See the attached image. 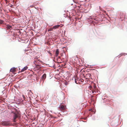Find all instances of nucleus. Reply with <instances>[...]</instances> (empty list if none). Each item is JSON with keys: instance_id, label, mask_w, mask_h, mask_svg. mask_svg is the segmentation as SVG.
I'll list each match as a JSON object with an SVG mask.
<instances>
[{"instance_id": "obj_1", "label": "nucleus", "mask_w": 127, "mask_h": 127, "mask_svg": "<svg viewBox=\"0 0 127 127\" xmlns=\"http://www.w3.org/2000/svg\"><path fill=\"white\" fill-rule=\"evenodd\" d=\"M11 113L13 114V122H16V119L18 117H20V113L16 111L15 109H12Z\"/></svg>"}, {"instance_id": "obj_2", "label": "nucleus", "mask_w": 127, "mask_h": 127, "mask_svg": "<svg viewBox=\"0 0 127 127\" xmlns=\"http://www.w3.org/2000/svg\"><path fill=\"white\" fill-rule=\"evenodd\" d=\"M2 125L4 126H10L11 124L7 122H4L2 123Z\"/></svg>"}, {"instance_id": "obj_3", "label": "nucleus", "mask_w": 127, "mask_h": 127, "mask_svg": "<svg viewBox=\"0 0 127 127\" xmlns=\"http://www.w3.org/2000/svg\"><path fill=\"white\" fill-rule=\"evenodd\" d=\"M28 68V67L27 66H25L21 70L20 72H23L24 71L26 70Z\"/></svg>"}, {"instance_id": "obj_4", "label": "nucleus", "mask_w": 127, "mask_h": 127, "mask_svg": "<svg viewBox=\"0 0 127 127\" xmlns=\"http://www.w3.org/2000/svg\"><path fill=\"white\" fill-rule=\"evenodd\" d=\"M46 77V74H44L42 76V79L43 80V81H44Z\"/></svg>"}, {"instance_id": "obj_5", "label": "nucleus", "mask_w": 127, "mask_h": 127, "mask_svg": "<svg viewBox=\"0 0 127 127\" xmlns=\"http://www.w3.org/2000/svg\"><path fill=\"white\" fill-rule=\"evenodd\" d=\"M16 70L15 68L13 67L10 69V71L12 72H14L16 71Z\"/></svg>"}, {"instance_id": "obj_6", "label": "nucleus", "mask_w": 127, "mask_h": 127, "mask_svg": "<svg viewBox=\"0 0 127 127\" xmlns=\"http://www.w3.org/2000/svg\"><path fill=\"white\" fill-rule=\"evenodd\" d=\"M59 50L58 49H57L56 51L55 52V55L56 56H57L59 54Z\"/></svg>"}, {"instance_id": "obj_7", "label": "nucleus", "mask_w": 127, "mask_h": 127, "mask_svg": "<svg viewBox=\"0 0 127 127\" xmlns=\"http://www.w3.org/2000/svg\"><path fill=\"white\" fill-rule=\"evenodd\" d=\"M60 25L55 26H54L53 28V29H55L59 28L60 27Z\"/></svg>"}, {"instance_id": "obj_8", "label": "nucleus", "mask_w": 127, "mask_h": 127, "mask_svg": "<svg viewBox=\"0 0 127 127\" xmlns=\"http://www.w3.org/2000/svg\"><path fill=\"white\" fill-rule=\"evenodd\" d=\"M60 109H61V110H64L65 109V107L64 105H62L61 106V108H60Z\"/></svg>"}, {"instance_id": "obj_9", "label": "nucleus", "mask_w": 127, "mask_h": 127, "mask_svg": "<svg viewBox=\"0 0 127 127\" xmlns=\"http://www.w3.org/2000/svg\"><path fill=\"white\" fill-rule=\"evenodd\" d=\"M12 28V27L10 25H8L7 26V28L8 29H10Z\"/></svg>"}, {"instance_id": "obj_10", "label": "nucleus", "mask_w": 127, "mask_h": 127, "mask_svg": "<svg viewBox=\"0 0 127 127\" xmlns=\"http://www.w3.org/2000/svg\"><path fill=\"white\" fill-rule=\"evenodd\" d=\"M53 29V28H51L50 29L48 30V31H52Z\"/></svg>"}, {"instance_id": "obj_11", "label": "nucleus", "mask_w": 127, "mask_h": 127, "mask_svg": "<svg viewBox=\"0 0 127 127\" xmlns=\"http://www.w3.org/2000/svg\"><path fill=\"white\" fill-rule=\"evenodd\" d=\"M38 68V69H39V68H40V66L39 65H37L36 66Z\"/></svg>"}, {"instance_id": "obj_12", "label": "nucleus", "mask_w": 127, "mask_h": 127, "mask_svg": "<svg viewBox=\"0 0 127 127\" xmlns=\"http://www.w3.org/2000/svg\"><path fill=\"white\" fill-rule=\"evenodd\" d=\"M3 23V21L2 20H0V24H2Z\"/></svg>"}, {"instance_id": "obj_13", "label": "nucleus", "mask_w": 127, "mask_h": 127, "mask_svg": "<svg viewBox=\"0 0 127 127\" xmlns=\"http://www.w3.org/2000/svg\"><path fill=\"white\" fill-rule=\"evenodd\" d=\"M22 96H23V98H24V100H25V99L26 98L24 96V95H23Z\"/></svg>"}, {"instance_id": "obj_14", "label": "nucleus", "mask_w": 127, "mask_h": 127, "mask_svg": "<svg viewBox=\"0 0 127 127\" xmlns=\"http://www.w3.org/2000/svg\"><path fill=\"white\" fill-rule=\"evenodd\" d=\"M5 1L6 4L7 3V2H8V0H5Z\"/></svg>"}, {"instance_id": "obj_15", "label": "nucleus", "mask_w": 127, "mask_h": 127, "mask_svg": "<svg viewBox=\"0 0 127 127\" xmlns=\"http://www.w3.org/2000/svg\"><path fill=\"white\" fill-rule=\"evenodd\" d=\"M96 86L95 85H94V89H95L96 88Z\"/></svg>"}, {"instance_id": "obj_16", "label": "nucleus", "mask_w": 127, "mask_h": 127, "mask_svg": "<svg viewBox=\"0 0 127 127\" xmlns=\"http://www.w3.org/2000/svg\"><path fill=\"white\" fill-rule=\"evenodd\" d=\"M29 92H31V93L32 92L31 90H29Z\"/></svg>"}, {"instance_id": "obj_17", "label": "nucleus", "mask_w": 127, "mask_h": 127, "mask_svg": "<svg viewBox=\"0 0 127 127\" xmlns=\"http://www.w3.org/2000/svg\"><path fill=\"white\" fill-rule=\"evenodd\" d=\"M88 75H89V76L91 75L90 74H89Z\"/></svg>"}, {"instance_id": "obj_18", "label": "nucleus", "mask_w": 127, "mask_h": 127, "mask_svg": "<svg viewBox=\"0 0 127 127\" xmlns=\"http://www.w3.org/2000/svg\"><path fill=\"white\" fill-rule=\"evenodd\" d=\"M92 88V86H91V87H90V88Z\"/></svg>"}, {"instance_id": "obj_19", "label": "nucleus", "mask_w": 127, "mask_h": 127, "mask_svg": "<svg viewBox=\"0 0 127 127\" xmlns=\"http://www.w3.org/2000/svg\"><path fill=\"white\" fill-rule=\"evenodd\" d=\"M60 58V57H59V58Z\"/></svg>"}, {"instance_id": "obj_20", "label": "nucleus", "mask_w": 127, "mask_h": 127, "mask_svg": "<svg viewBox=\"0 0 127 127\" xmlns=\"http://www.w3.org/2000/svg\"><path fill=\"white\" fill-rule=\"evenodd\" d=\"M75 83H76V81H75Z\"/></svg>"}, {"instance_id": "obj_21", "label": "nucleus", "mask_w": 127, "mask_h": 127, "mask_svg": "<svg viewBox=\"0 0 127 127\" xmlns=\"http://www.w3.org/2000/svg\"><path fill=\"white\" fill-rule=\"evenodd\" d=\"M19 70H20V69H19Z\"/></svg>"}]
</instances>
